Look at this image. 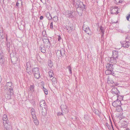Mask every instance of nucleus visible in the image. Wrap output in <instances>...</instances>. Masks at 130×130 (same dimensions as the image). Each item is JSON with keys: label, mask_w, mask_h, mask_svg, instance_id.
<instances>
[{"label": "nucleus", "mask_w": 130, "mask_h": 130, "mask_svg": "<svg viewBox=\"0 0 130 130\" xmlns=\"http://www.w3.org/2000/svg\"><path fill=\"white\" fill-rule=\"evenodd\" d=\"M113 123H114L116 125V124H117L116 123V122H113Z\"/></svg>", "instance_id": "55"}, {"label": "nucleus", "mask_w": 130, "mask_h": 130, "mask_svg": "<svg viewBox=\"0 0 130 130\" xmlns=\"http://www.w3.org/2000/svg\"><path fill=\"white\" fill-rule=\"evenodd\" d=\"M39 105V106L38 107V109L39 110H40V109H42V108L44 107V106H45L46 107H47V106L45 105V101L44 100L41 101L40 102Z\"/></svg>", "instance_id": "13"}, {"label": "nucleus", "mask_w": 130, "mask_h": 130, "mask_svg": "<svg viewBox=\"0 0 130 130\" xmlns=\"http://www.w3.org/2000/svg\"><path fill=\"white\" fill-rule=\"evenodd\" d=\"M3 124L6 130H10L11 129V126L10 122H3Z\"/></svg>", "instance_id": "17"}, {"label": "nucleus", "mask_w": 130, "mask_h": 130, "mask_svg": "<svg viewBox=\"0 0 130 130\" xmlns=\"http://www.w3.org/2000/svg\"><path fill=\"white\" fill-rule=\"evenodd\" d=\"M111 92L114 95H118L120 93L119 90H118L116 88H112L111 91Z\"/></svg>", "instance_id": "9"}, {"label": "nucleus", "mask_w": 130, "mask_h": 130, "mask_svg": "<svg viewBox=\"0 0 130 130\" xmlns=\"http://www.w3.org/2000/svg\"><path fill=\"white\" fill-rule=\"evenodd\" d=\"M83 30L88 35H91L92 34V32L88 27H86L84 25L83 26Z\"/></svg>", "instance_id": "5"}, {"label": "nucleus", "mask_w": 130, "mask_h": 130, "mask_svg": "<svg viewBox=\"0 0 130 130\" xmlns=\"http://www.w3.org/2000/svg\"><path fill=\"white\" fill-rule=\"evenodd\" d=\"M123 1V0H115L114 2L116 4H117L119 3H121Z\"/></svg>", "instance_id": "28"}, {"label": "nucleus", "mask_w": 130, "mask_h": 130, "mask_svg": "<svg viewBox=\"0 0 130 130\" xmlns=\"http://www.w3.org/2000/svg\"><path fill=\"white\" fill-rule=\"evenodd\" d=\"M111 14H115L116 13L118 14V8L117 6H113L112 9L111 10Z\"/></svg>", "instance_id": "11"}, {"label": "nucleus", "mask_w": 130, "mask_h": 130, "mask_svg": "<svg viewBox=\"0 0 130 130\" xmlns=\"http://www.w3.org/2000/svg\"><path fill=\"white\" fill-rule=\"evenodd\" d=\"M40 51L43 53H45L46 52L45 48L43 45H41L40 47Z\"/></svg>", "instance_id": "24"}, {"label": "nucleus", "mask_w": 130, "mask_h": 130, "mask_svg": "<svg viewBox=\"0 0 130 130\" xmlns=\"http://www.w3.org/2000/svg\"><path fill=\"white\" fill-rule=\"evenodd\" d=\"M130 17V14H129L128 15V16H127L126 17V19L127 20L129 21V18Z\"/></svg>", "instance_id": "42"}, {"label": "nucleus", "mask_w": 130, "mask_h": 130, "mask_svg": "<svg viewBox=\"0 0 130 130\" xmlns=\"http://www.w3.org/2000/svg\"><path fill=\"white\" fill-rule=\"evenodd\" d=\"M30 112L34 122L35 121H36V120L37 121V119L35 115V112L34 109L33 108H31L30 110Z\"/></svg>", "instance_id": "6"}, {"label": "nucleus", "mask_w": 130, "mask_h": 130, "mask_svg": "<svg viewBox=\"0 0 130 130\" xmlns=\"http://www.w3.org/2000/svg\"><path fill=\"white\" fill-rule=\"evenodd\" d=\"M43 18V16H41L40 17V20H42Z\"/></svg>", "instance_id": "46"}, {"label": "nucleus", "mask_w": 130, "mask_h": 130, "mask_svg": "<svg viewBox=\"0 0 130 130\" xmlns=\"http://www.w3.org/2000/svg\"><path fill=\"white\" fill-rule=\"evenodd\" d=\"M0 35L1 36V38L2 39H3L5 37V36H1V34H0Z\"/></svg>", "instance_id": "44"}, {"label": "nucleus", "mask_w": 130, "mask_h": 130, "mask_svg": "<svg viewBox=\"0 0 130 130\" xmlns=\"http://www.w3.org/2000/svg\"><path fill=\"white\" fill-rule=\"evenodd\" d=\"M11 60H12V59H11ZM11 61L12 62H12V60H11Z\"/></svg>", "instance_id": "56"}, {"label": "nucleus", "mask_w": 130, "mask_h": 130, "mask_svg": "<svg viewBox=\"0 0 130 130\" xmlns=\"http://www.w3.org/2000/svg\"><path fill=\"white\" fill-rule=\"evenodd\" d=\"M13 84L11 82H7L4 87L5 92L9 91L12 94H13Z\"/></svg>", "instance_id": "2"}, {"label": "nucleus", "mask_w": 130, "mask_h": 130, "mask_svg": "<svg viewBox=\"0 0 130 130\" xmlns=\"http://www.w3.org/2000/svg\"><path fill=\"white\" fill-rule=\"evenodd\" d=\"M106 67L107 69L110 70L112 71H113L114 69L113 64L110 63L107 64L106 65Z\"/></svg>", "instance_id": "19"}, {"label": "nucleus", "mask_w": 130, "mask_h": 130, "mask_svg": "<svg viewBox=\"0 0 130 130\" xmlns=\"http://www.w3.org/2000/svg\"><path fill=\"white\" fill-rule=\"evenodd\" d=\"M35 124L36 125H38L39 124V122H34Z\"/></svg>", "instance_id": "49"}, {"label": "nucleus", "mask_w": 130, "mask_h": 130, "mask_svg": "<svg viewBox=\"0 0 130 130\" xmlns=\"http://www.w3.org/2000/svg\"><path fill=\"white\" fill-rule=\"evenodd\" d=\"M121 104V102L120 100H118V99H117V100L114 101L112 103V105L115 107H118L120 105L118 103Z\"/></svg>", "instance_id": "12"}, {"label": "nucleus", "mask_w": 130, "mask_h": 130, "mask_svg": "<svg viewBox=\"0 0 130 130\" xmlns=\"http://www.w3.org/2000/svg\"><path fill=\"white\" fill-rule=\"evenodd\" d=\"M49 76L50 77V80L54 83L56 82V78L54 77L55 76L52 70H51L49 71Z\"/></svg>", "instance_id": "4"}, {"label": "nucleus", "mask_w": 130, "mask_h": 130, "mask_svg": "<svg viewBox=\"0 0 130 130\" xmlns=\"http://www.w3.org/2000/svg\"><path fill=\"white\" fill-rule=\"evenodd\" d=\"M67 68H68L69 70L70 71V73L71 75L72 74V71L71 67V66H69Z\"/></svg>", "instance_id": "30"}, {"label": "nucleus", "mask_w": 130, "mask_h": 130, "mask_svg": "<svg viewBox=\"0 0 130 130\" xmlns=\"http://www.w3.org/2000/svg\"><path fill=\"white\" fill-rule=\"evenodd\" d=\"M3 120L4 121H5L6 122L8 120V118L7 115L5 114L3 116Z\"/></svg>", "instance_id": "27"}, {"label": "nucleus", "mask_w": 130, "mask_h": 130, "mask_svg": "<svg viewBox=\"0 0 130 130\" xmlns=\"http://www.w3.org/2000/svg\"><path fill=\"white\" fill-rule=\"evenodd\" d=\"M121 44L122 47L125 48H128L130 45V42L129 41H123Z\"/></svg>", "instance_id": "16"}, {"label": "nucleus", "mask_w": 130, "mask_h": 130, "mask_svg": "<svg viewBox=\"0 0 130 130\" xmlns=\"http://www.w3.org/2000/svg\"><path fill=\"white\" fill-rule=\"evenodd\" d=\"M46 17L47 18H49V17L48 16V14H46Z\"/></svg>", "instance_id": "50"}, {"label": "nucleus", "mask_w": 130, "mask_h": 130, "mask_svg": "<svg viewBox=\"0 0 130 130\" xmlns=\"http://www.w3.org/2000/svg\"><path fill=\"white\" fill-rule=\"evenodd\" d=\"M19 3L18 2H17L15 5V7H17L16 6L18 7L19 6Z\"/></svg>", "instance_id": "45"}, {"label": "nucleus", "mask_w": 130, "mask_h": 130, "mask_svg": "<svg viewBox=\"0 0 130 130\" xmlns=\"http://www.w3.org/2000/svg\"><path fill=\"white\" fill-rule=\"evenodd\" d=\"M46 46H48V45H46Z\"/></svg>", "instance_id": "58"}, {"label": "nucleus", "mask_w": 130, "mask_h": 130, "mask_svg": "<svg viewBox=\"0 0 130 130\" xmlns=\"http://www.w3.org/2000/svg\"><path fill=\"white\" fill-rule=\"evenodd\" d=\"M99 31L100 32H101L102 33L101 36H103L104 34V28H103V27L102 26H101L100 27Z\"/></svg>", "instance_id": "25"}, {"label": "nucleus", "mask_w": 130, "mask_h": 130, "mask_svg": "<svg viewBox=\"0 0 130 130\" xmlns=\"http://www.w3.org/2000/svg\"><path fill=\"white\" fill-rule=\"evenodd\" d=\"M60 51L61 52V53H60V56H64L65 54L64 50L63 49H62L61 50H60Z\"/></svg>", "instance_id": "32"}, {"label": "nucleus", "mask_w": 130, "mask_h": 130, "mask_svg": "<svg viewBox=\"0 0 130 130\" xmlns=\"http://www.w3.org/2000/svg\"><path fill=\"white\" fill-rule=\"evenodd\" d=\"M32 71L34 77L37 79H39L41 76L39 68H33Z\"/></svg>", "instance_id": "3"}, {"label": "nucleus", "mask_w": 130, "mask_h": 130, "mask_svg": "<svg viewBox=\"0 0 130 130\" xmlns=\"http://www.w3.org/2000/svg\"><path fill=\"white\" fill-rule=\"evenodd\" d=\"M73 12L70 11H68L66 12V16L69 19L73 18L74 17Z\"/></svg>", "instance_id": "8"}, {"label": "nucleus", "mask_w": 130, "mask_h": 130, "mask_svg": "<svg viewBox=\"0 0 130 130\" xmlns=\"http://www.w3.org/2000/svg\"><path fill=\"white\" fill-rule=\"evenodd\" d=\"M106 126L108 127V129H110L111 128V127L110 126H109V124H108L107 122H106Z\"/></svg>", "instance_id": "38"}, {"label": "nucleus", "mask_w": 130, "mask_h": 130, "mask_svg": "<svg viewBox=\"0 0 130 130\" xmlns=\"http://www.w3.org/2000/svg\"><path fill=\"white\" fill-rule=\"evenodd\" d=\"M5 61V60L3 58L0 59V63L1 64H3Z\"/></svg>", "instance_id": "35"}, {"label": "nucleus", "mask_w": 130, "mask_h": 130, "mask_svg": "<svg viewBox=\"0 0 130 130\" xmlns=\"http://www.w3.org/2000/svg\"><path fill=\"white\" fill-rule=\"evenodd\" d=\"M108 59L109 61L111 63L116 64L117 63V58L112 56L111 57H108Z\"/></svg>", "instance_id": "15"}, {"label": "nucleus", "mask_w": 130, "mask_h": 130, "mask_svg": "<svg viewBox=\"0 0 130 130\" xmlns=\"http://www.w3.org/2000/svg\"><path fill=\"white\" fill-rule=\"evenodd\" d=\"M6 41L7 42V36H6Z\"/></svg>", "instance_id": "52"}, {"label": "nucleus", "mask_w": 130, "mask_h": 130, "mask_svg": "<svg viewBox=\"0 0 130 130\" xmlns=\"http://www.w3.org/2000/svg\"><path fill=\"white\" fill-rule=\"evenodd\" d=\"M74 4L77 8L76 11L78 14L79 16L81 15L83 11L85 9V5L83 3L80 1H77L74 3Z\"/></svg>", "instance_id": "1"}, {"label": "nucleus", "mask_w": 130, "mask_h": 130, "mask_svg": "<svg viewBox=\"0 0 130 130\" xmlns=\"http://www.w3.org/2000/svg\"><path fill=\"white\" fill-rule=\"evenodd\" d=\"M53 62L51 60H49V67L51 68L53 66Z\"/></svg>", "instance_id": "33"}, {"label": "nucleus", "mask_w": 130, "mask_h": 130, "mask_svg": "<svg viewBox=\"0 0 130 130\" xmlns=\"http://www.w3.org/2000/svg\"><path fill=\"white\" fill-rule=\"evenodd\" d=\"M53 22H52L50 24V28H51L52 29H53Z\"/></svg>", "instance_id": "39"}, {"label": "nucleus", "mask_w": 130, "mask_h": 130, "mask_svg": "<svg viewBox=\"0 0 130 130\" xmlns=\"http://www.w3.org/2000/svg\"><path fill=\"white\" fill-rule=\"evenodd\" d=\"M17 130H18V129Z\"/></svg>", "instance_id": "60"}, {"label": "nucleus", "mask_w": 130, "mask_h": 130, "mask_svg": "<svg viewBox=\"0 0 130 130\" xmlns=\"http://www.w3.org/2000/svg\"><path fill=\"white\" fill-rule=\"evenodd\" d=\"M58 40L59 41H60L62 39L60 37V35H59L58 36Z\"/></svg>", "instance_id": "41"}, {"label": "nucleus", "mask_w": 130, "mask_h": 130, "mask_svg": "<svg viewBox=\"0 0 130 130\" xmlns=\"http://www.w3.org/2000/svg\"><path fill=\"white\" fill-rule=\"evenodd\" d=\"M43 42L45 44H48L49 43V38L48 37L46 36H44L43 38Z\"/></svg>", "instance_id": "20"}, {"label": "nucleus", "mask_w": 130, "mask_h": 130, "mask_svg": "<svg viewBox=\"0 0 130 130\" xmlns=\"http://www.w3.org/2000/svg\"><path fill=\"white\" fill-rule=\"evenodd\" d=\"M112 71L111 70L107 69L105 71V74L106 75L110 74L111 73Z\"/></svg>", "instance_id": "26"}, {"label": "nucleus", "mask_w": 130, "mask_h": 130, "mask_svg": "<svg viewBox=\"0 0 130 130\" xmlns=\"http://www.w3.org/2000/svg\"><path fill=\"white\" fill-rule=\"evenodd\" d=\"M118 125L119 127L121 128H126L127 126V124H125L124 123H123L122 122H118Z\"/></svg>", "instance_id": "21"}, {"label": "nucleus", "mask_w": 130, "mask_h": 130, "mask_svg": "<svg viewBox=\"0 0 130 130\" xmlns=\"http://www.w3.org/2000/svg\"><path fill=\"white\" fill-rule=\"evenodd\" d=\"M109 123H110L111 124V126H112V128H113V125H112V122H109Z\"/></svg>", "instance_id": "51"}, {"label": "nucleus", "mask_w": 130, "mask_h": 130, "mask_svg": "<svg viewBox=\"0 0 130 130\" xmlns=\"http://www.w3.org/2000/svg\"><path fill=\"white\" fill-rule=\"evenodd\" d=\"M40 1H42V0H40Z\"/></svg>", "instance_id": "59"}, {"label": "nucleus", "mask_w": 130, "mask_h": 130, "mask_svg": "<svg viewBox=\"0 0 130 130\" xmlns=\"http://www.w3.org/2000/svg\"><path fill=\"white\" fill-rule=\"evenodd\" d=\"M43 90L44 91V92H45V91H47V90L46 88H44L43 87Z\"/></svg>", "instance_id": "47"}, {"label": "nucleus", "mask_w": 130, "mask_h": 130, "mask_svg": "<svg viewBox=\"0 0 130 130\" xmlns=\"http://www.w3.org/2000/svg\"><path fill=\"white\" fill-rule=\"evenodd\" d=\"M119 94H120V93L118 95H117V98H118L117 99H120V100H123V96H122L120 95Z\"/></svg>", "instance_id": "31"}, {"label": "nucleus", "mask_w": 130, "mask_h": 130, "mask_svg": "<svg viewBox=\"0 0 130 130\" xmlns=\"http://www.w3.org/2000/svg\"><path fill=\"white\" fill-rule=\"evenodd\" d=\"M60 107L63 113H66L68 112V110L67 108V107L66 105H61L60 106Z\"/></svg>", "instance_id": "10"}, {"label": "nucleus", "mask_w": 130, "mask_h": 130, "mask_svg": "<svg viewBox=\"0 0 130 130\" xmlns=\"http://www.w3.org/2000/svg\"><path fill=\"white\" fill-rule=\"evenodd\" d=\"M5 92L7 93L5 95V97H6V99H10L11 94H12L10 93L9 91H8V92H7L6 91Z\"/></svg>", "instance_id": "22"}, {"label": "nucleus", "mask_w": 130, "mask_h": 130, "mask_svg": "<svg viewBox=\"0 0 130 130\" xmlns=\"http://www.w3.org/2000/svg\"><path fill=\"white\" fill-rule=\"evenodd\" d=\"M3 53L2 52L0 53V59L3 58Z\"/></svg>", "instance_id": "37"}, {"label": "nucleus", "mask_w": 130, "mask_h": 130, "mask_svg": "<svg viewBox=\"0 0 130 130\" xmlns=\"http://www.w3.org/2000/svg\"><path fill=\"white\" fill-rule=\"evenodd\" d=\"M73 26L72 25L69 26L66 25L65 27V29L67 30L68 32L69 33H71L73 30Z\"/></svg>", "instance_id": "18"}, {"label": "nucleus", "mask_w": 130, "mask_h": 130, "mask_svg": "<svg viewBox=\"0 0 130 130\" xmlns=\"http://www.w3.org/2000/svg\"><path fill=\"white\" fill-rule=\"evenodd\" d=\"M10 42H8L6 44V46L7 47V49L8 50V49H9V47L10 46Z\"/></svg>", "instance_id": "34"}, {"label": "nucleus", "mask_w": 130, "mask_h": 130, "mask_svg": "<svg viewBox=\"0 0 130 130\" xmlns=\"http://www.w3.org/2000/svg\"><path fill=\"white\" fill-rule=\"evenodd\" d=\"M110 122H111V120H110Z\"/></svg>", "instance_id": "57"}, {"label": "nucleus", "mask_w": 130, "mask_h": 130, "mask_svg": "<svg viewBox=\"0 0 130 130\" xmlns=\"http://www.w3.org/2000/svg\"><path fill=\"white\" fill-rule=\"evenodd\" d=\"M128 38H129V37H126V39H129Z\"/></svg>", "instance_id": "53"}, {"label": "nucleus", "mask_w": 130, "mask_h": 130, "mask_svg": "<svg viewBox=\"0 0 130 130\" xmlns=\"http://www.w3.org/2000/svg\"><path fill=\"white\" fill-rule=\"evenodd\" d=\"M47 107H46L45 106L44 107L42 108V109H40L39 111L41 112L43 116H45L47 113Z\"/></svg>", "instance_id": "14"}, {"label": "nucleus", "mask_w": 130, "mask_h": 130, "mask_svg": "<svg viewBox=\"0 0 130 130\" xmlns=\"http://www.w3.org/2000/svg\"><path fill=\"white\" fill-rule=\"evenodd\" d=\"M118 52L117 51H114L112 52V56L118 58Z\"/></svg>", "instance_id": "23"}, {"label": "nucleus", "mask_w": 130, "mask_h": 130, "mask_svg": "<svg viewBox=\"0 0 130 130\" xmlns=\"http://www.w3.org/2000/svg\"><path fill=\"white\" fill-rule=\"evenodd\" d=\"M107 80L108 83L112 84L111 86L112 87L117 86L118 85V84L116 82H114L113 81L112 79L109 78L108 77L107 78Z\"/></svg>", "instance_id": "7"}, {"label": "nucleus", "mask_w": 130, "mask_h": 130, "mask_svg": "<svg viewBox=\"0 0 130 130\" xmlns=\"http://www.w3.org/2000/svg\"><path fill=\"white\" fill-rule=\"evenodd\" d=\"M61 52L60 51V50H58L56 52V54L57 56H60V53Z\"/></svg>", "instance_id": "29"}, {"label": "nucleus", "mask_w": 130, "mask_h": 130, "mask_svg": "<svg viewBox=\"0 0 130 130\" xmlns=\"http://www.w3.org/2000/svg\"><path fill=\"white\" fill-rule=\"evenodd\" d=\"M44 92L45 94H48V90L47 91H45Z\"/></svg>", "instance_id": "48"}, {"label": "nucleus", "mask_w": 130, "mask_h": 130, "mask_svg": "<svg viewBox=\"0 0 130 130\" xmlns=\"http://www.w3.org/2000/svg\"><path fill=\"white\" fill-rule=\"evenodd\" d=\"M34 87V85H30V89L31 90H33Z\"/></svg>", "instance_id": "36"}, {"label": "nucleus", "mask_w": 130, "mask_h": 130, "mask_svg": "<svg viewBox=\"0 0 130 130\" xmlns=\"http://www.w3.org/2000/svg\"><path fill=\"white\" fill-rule=\"evenodd\" d=\"M15 58V60H16V61H15L14 62V63L13 62V63L14 64H15V63H16L17 62V61L18 60V59L16 57H15V58Z\"/></svg>", "instance_id": "43"}, {"label": "nucleus", "mask_w": 130, "mask_h": 130, "mask_svg": "<svg viewBox=\"0 0 130 130\" xmlns=\"http://www.w3.org/2000/svg\"><path fill=\"white\" fill-rule=\"evenodd\" d=\"M124 130H129V128H127Z\"/></svg>", "instance_id": "54"}, {"label": "nucleus", "mask_w": 130, "mask_h": 130, "mask_svg": "<svg viewBox=\"0 0 130 130\" xmlns=\"http://www.w3.org/2000/svg\"><path fill=\"white\" fill-rule=\"evenodd\" d=\"M63 114L62 113L60 112H59L57 113V115L58 116H60V115H63Z\"/></svg>", "instance_id": "40"}]
</instances>
